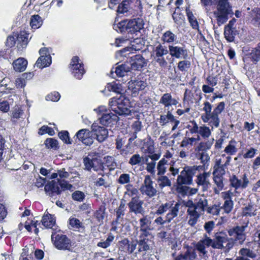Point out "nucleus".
I'll return each instance as SVG.
<instances>
[{
  "mask_svg": "<svg viewBox=\"0 0 260 260\" xmlns=\"http://www.w3.org/2000/svg\"><path fill=\"white\" fill-rule=\"evenodd\" d=\"M236 33V28H230L229 26L224 27V35L228 42H232L234 41Z\"/></svg>",
  "mask_w": 260,
  "mask_h": 260,
  "instance_id": "obj_40",
  "label": "nucleus"
},
{
  "mask_svg": "<svg viewBox=\"0 0 260 260\" xmlns=\"http://www.w3.org/2000/svg\"><path fill=\"white\" fill-rule=\"evenodd\" d=\"M208 206V201L203 196H198L194 201L189 200L185 206L187 207V215L188 218V223L194 226L198 222L200 216L204 214Z\"/></svg>",
  "mask_w": 260,
  "mask_h": 260,
  "instance_id": "obj_1",
  "label": "nucleus"
},
{
  "mask_svg": "<svg viewBox=\"0 0 260 260\" xmlns=\"http://www.w3.org/2000/svg\"><path fill=\"white\" fill-rule=\"evenodd\" d=\"M168 48L169 53L172 57L183 59H187L188 57V50L184 45L171 44L169 45Z\"/></svg>",
  "mask_w": 260,
  "mask_h": 260,
  "instance_id": "obj_9",
  "label": "nucleus"
},
{
  "mask_svg": "<svg viewBox=\"0 0 260 260\" xmlns=\"http://www.w3.org/2000/svg\"><path fill=\"white\" fill-rule=\"evenodd\" d=\"M199 159L201 160V162L205 166H208V163L210 160V157L208 154L206 152H200L199 153Z\"/></svg>",
  "mask_w": 260,
  "mask_h": 260,
  "instance_id": "obj_64",
  "label": "nucleus"
},
{
  "mask_svg": "<svg viewBox=\"0 0 260 260\" xmlns=\"http://www.w3.org/2000/svg\"><path fill=\"white\" fill-rule=\"evenodd\" d=\"M133 0H124L118 6L117 11L119 14L127 13L130 8V4Z\"/></svg>",
  "mask_w": 260,
  "mask_h": 260,
  "instance_id": "obj_41",
  "label": "nucleus"
},
{
  "mask_svg": "<svg viewBox=\"0 0 260 260\" xmlns=\"http://www.w3.org/2000/svg\"><path fill=\"white\" fill-rule=\"evenodd\" d=\"M157 175L158 177L156 179V181L159 188L162 189L165 187L171 186V181L167 176L164 175Z\"/></svg>",
  "mask_w": 260,
  "mask_h": 260,
  "instance_id": "obj_30",
  "label": "nucleus"
},
{
  "mask_svg": "<svg viewBox=\"0 0 260 260\" xmlns=\"http://www.w3.org/2000/svg\"><path fill=\"white\" fill-rule=\"evenodd\" d=\"M203 105V110L205 112V113L201 116L203 121L205 123H208L212 128L213 127H218L220 122L219 115L225 109L224 102H221L218 103L213 111H212V105L209 102H204Z\"/></svg>",
  "mask_w": 260,
  "mask_h": 260,
  "instance_id": "obj_2",
  "label": "nucleus"
},
{
  "mask_svg": "<svg viewBox=\"0 0 260 260\" xmlns=\"http://www.w3.org/2000/svg\"><path fill=\"white\" fill-rule=\"evenodd\" d=\"M233 206V201L232 200H228L227 201H224L222 206L220 207V209H223L225 213L228 214L232 211Z\"/></svg>",
  "mask_w": 260,
  "mask_h": 260,
  "instance_id": "obj_56",
  "label": "nucleus"
},
{
  "mask_svg": "<svg viewBox=\"0 0 260 260\" xmlns=\"http://www.w3.org/2000/svg\"><path fill=\"white\" fill-rule=\"evenodd\" d=\"M256 208L251 204H248L242 208V215L246 217H251L256 214Z\"/></svg>",
  "mask_w": 260,
  "mask_h": 260,
  "instance_id": "obj_35",
  "label": "nucleus"
},
{
  "mask_svg": "<svg viewBox=\"0 0 260 260\" xmlns=\"http://www.w3.org/2000/svg\"><path fill=\"white\" fill-rule=\"evenodd\" d=\"M140 231L142 232L140 238L148 237L150 235V232L154 230L150 217L147 215H143L139 220Z\"/></svg>",
  "mask_w": 260,
  "mask_h": 260,
  "instance_id": "obj_13",
  "label": "nucleus"
},
{
  "mask_svg": "<svg viewBox=\"0 0 260 260\" xmlns=\"http://www.w3.org/2000/svg\"><path fill=\"white\" fill-rule=\"evenodd\" d=\"M128 89L131 90L133 96H137L139 91L144 90L148 85L146 79L138 77L128 82Z\"/></svg>",
  "mask_w": 260,
  "mask_h": 260,
  "instance_id": "obj_14",
  "label": "nucleus"
},
{
  "mask_svg": "<svg viewBox=\"0 0 260 260\" xmlns=\"http://www.w3.org/2000/svg\"><path fill=\"white\" fill-rule=\"evenodd\" d=\"M142 194L151 198L157 194V190L153 186V182L149 175L145 176L143 183L140 188Z\"/></svg>",
  "mask_w": 260,
  "mask_h": 260,
  "instance_id": "obj_8",
  "label": "nucleus"
},
{
  "mask_svg": "<svg viewBox=\"0 0 260 260\" xmlns=\"http://www.w3.org/2000/svg\"><path fill=\"white\" fill-rule=\"evenodd\" d=\"M29 34L25 31L21 32L17 39L20 45L22 48H25L28 43Z\"/></svg>",
  "mask_w": 260,
  "mask_h": 260,
  "instance_id": "obj_42",
  "label": "nucleus"
},
{
  "mask_svg": "<svg viewBox=\"0 0 260 260\" xmlns=\"http://www.w3.org/2000/svg\"><path fill=\"white\" fill-rule=\"evenodd\" d=\"M146 165L147 171L150 174H154L155 172L156 162L154 161L148 162V158H147L146 159Z\"/></svg>",
  "mask_w": 260,
  "mask_h": 260,
  "instance_id": "obj_61",
  "label": "nucleus"
},
{
  "mask_svg": "<svg viewBox=\"0 0 260 260\" xmlns=\"http://www.w3.org/2000/svg\"><path fill=\"white\" fill-rule=\"evenodd\" d=\"M239 254L241 256H245L246 257L251 258L252 259L255 258L257 256L256 252L248 248H242L239 251Z\"/></svg>",
  "mask_w": 260,
  "mask_h": 260,
  "instance_id": "obj_44",
  "label": "nucleus"
},
{
  "mask_svg": "<svg viewBox=\"0 0 260 260\" xmlns=\"http://www.w3.org/2000/svg\"><path fill=\"white\" fill-rule=\"evenodd\" d=\"M249 55L253 62H257L260 60V52L255 47L252 50Z\"/></svg>",
  "mask_w": 260,
  "mask_h": 260,
  "instance_id": "obj_62",
  "label": "nucleus"
},
{
  "mask_svg": "<svg viewBox=\"0 0 260 260\" xmlns=\"http://www.w3.org/2000/svg\"><path fill=\"white\" fill-rule=\"evenodd\" d=\"M105 208L101 206L99 209L94 213V216L96 219L97 221L100 223H103V220L105 215Z\"/></svg>",
  "mask_w": 260,
  "mask_h": 260,
  "instance_id": "obj_53",
  "label": "nucleus"
},
{
  "mask_svg": "<svg viewBox=\"0 0 260 260\" xmlns=\"http://www.w3.org/2000/svg\"><path fill=\"white\" fill-rule=\"evenodd\" d=\"M229 180L231 186L235 188V192L239 189L246 188L249 182L246 174H244L240 179L233 175L230 177Z\"/></svg>",
  "mask_w": 260,
  "mask_h": 260,
  "instance_id": "obj_15",
  "label": "nucleus"
},
{
  "mask_svg": "<svg viewBox=\"0 0 260 260\" xmlns=\"http://www.w3.org/2000/svg\"><path fill=\"white\" fill-rule=\"evenodd\" d=\"M118 150L120 154L124 157H126L133 153L129 144H127L124 147H123Z\"/></svg>",
  "mask_w": 260,
  "mask_h": 260,
  "instance_id": "obj_63",
  "label": "nucleus"
},
{
  "mask_svg": "<svg viewBox=\"0 0 260 260\" xmlns=\"http://www.w3.org/2000/svg\"><path fill=\"white\" fill-rule=\"evenodd\" d=\"M213 242V248L223 250L225 253H229L235 245V240L232 237L221 233L215 234Z\"/></svg>",
  "mask_w": 260,
  "mask_h": 260,
  "instance_id": "obj_5",
  "label": "nucleus"
},
{
  "mask_svg": "<svg viewBox=\"0 0 260 260\" xmlns=\"http://www.w3.org/2000/svg\"><path fill=\"white\" fill-rule=\"evenodd\" d=\"M169 52V50L167 49V47L158 42L156 44L153 49V55L165 56L167 55Z\"/></svg>",
  "mask_w": 260,
  "mask_h": 260,
  "instance_id": "obj_33",
  "label": "nucleus"
},
{
  "mask_svg": "<svg viewBox=\"0 0 260 260\" xmlns=\"http://www.w3.org/2000/svg\"><path fill=\"white\" fill-rule=\"evenodd\" d=\"M144 201L140 199L139 197H133L131 201L128 203L129 212L135 214H143L145 209L143 207Z\"/></svg>",
  "mask_w": 260,
  "mask_h": 260,
  "instance_id": "obj_17",
  "label": "nucleus"
},
{
  "mask_svg": "<svg viewBox=\"0 0 260 260\" xmlns=\"http://www.w3.org/2000/svg\"><path fill=\"white\" fill-rule=\"evenodd\" d=\"M204 141L200 142L198 145L195 148V151L198 152H206L210 150L213 145L214 139L213 138L209 139H205Z\"/></svg>",
  "mask_w": 260,
  "mask_h": 260,
  "instance_id": "obj_29",
  "label": "nucleus"
},
{
  "mask_svg": "<svg viewBox=\"0 0 260 260\" xmlns=\"http://www.w3.org/2000/svg\"><path fill=\"white\" fill-rule=\"evenodd\" d=\"M77 138L86 145L89 146L93 142L92 133L88 129H81L76 134Z\"/></svg>",
  "mask_w": 260,
  "mask_h": 260,
  "instance_id": "obj_23",
  "label": "nucleus"
},
{
  "mask_svg": "<svg viewBox=\"0 0 260 260\" xmlns=\"http://www.w3.org/2000/svg\"><path fill=\"white\" fill-rule=\"evenodd\" d=\"M220 210L221 209L219 205H214L210 207H208V206L206 211L208 213L215 215H218Z\"/></svg>",
  "mask_w": 260,
  "mask_h": 260,
  "instance_id": "obj_59",
  "label": "nucleus"
},
{
  "mask_svg": "<svg viewBox=\"0 0 260 260\" xmlns=\"http://www.w3.org/2000/svg\"><path fill=\"white\" fill-rule=\"evenodd\" d=\"M173 123L171 131H174L178 127L180 121L175 118L172 112L168 110L166 114L161 115L159 118V123L161 126L166 125L168 123Z\"/></svg>",
  "mask_w": 260,
  "mask_h": 260,
  "instance_id": "obj_19",
  "label": "nucleus"
},
{
  "mask_svg": "<svg viewBox=\"0 0 260 260\" xmlns=\"http://www.w3.org/2000/svg\"><path fill=\"white\" fill-rule=\"evenodd\" d=\"M130 71V67L127 64H122L116 67L115 73L118 77L124 76L125 74Z\"/></svg>",
  "mask_w": 260,
  "mask_h": 260,
  "instance_id": "obj_39",
  "label": "nucleus"
},
{
  "mask_svg": "<svg viewBox=\"0 0 260 260\" xmlns=\"http://www.w3.org/2000/svg\"><path fill=\"white\" fill-rule=\"evenodd\" d=\"M231 159V156L222 154L221 158L216 159L214 167L228 166L229 165Z\"/></svg>",
  "mask_w": 260,
  "mask_h": 260,
  "instance_id": "obj_43",
  "label": "nucleus"
},
{
  "mask_svg": "<svg viewBox=\"0 0 260 260\" xmlns=\"http://www.w3.org/2000/svg\"><path fill=\"white\" fill-rule=\"evenodd\" d=\"M174 213V212L172 211L169 214H167L165 218L161 216H158L155 219L154 222L158 225L170 223L173 219Z\"/></svg>",
  "mask_w": 260,
  "mask_h": 260,
  "instance_id": "obj_34",
  "label": "nucleus"
},
{
  "mask_svg": "<svg viewBox=\"0 0 260 260\" xmlns=\"http://www.w3.org/2000/svg\"><path fill=\"white\" fill-rule=\"evenodd\" d=\"M174 22L177 24H181L184 20V15L180 12V8L176 7L175 10L172 15Z\"/></svg>",
  "mask_w": 260,
  "mask_h": 260,
  "instance_id": "obj_52",
  "label": "nucleus"
},
{
  "mask_svg": "<svg viewBox=\"0 0 260 260\" xmlns=\"http://www.w3.org/2000/svg\"><path fill=\"white\" fill-rule=\"evenodd\" d=\"M70 68L74 77L77 79H81L85 72L83 64L78 56L72 58Z\"/></svg>",
  "mask_w": 260,
  "mask_h": 260,
  "instance_id": "obj_11",
  "label": "nucleus"
},
{
  "mask_svg": "<svg viewBox=\"0 0 260 260\" xmlns=\"http://www.w3.org/2000/svg\"><path fill=\"white\" fill-rule=\"evenodd\" d=\"M177 39V36L170 30L164 32L161 38V40L164 43L168 44L174 43Z\"/></svg>",
  "mask_w": 260,
  "mask_h": 260,
  "instance_id": "obj_37",
  "label": "nucleus"
},
{
  "mask_svg": "<svg viewBox=\"0 0 260 260\" xmlns=\"http://www.w3.org/2000/svg\"><path fill=\"white\" fill-rule=\"evenodd\" d=\"M198 167L196 166H186L180 172V174L178 176L177 179V184L179 185H189L192 182V177L196 174Z\"/></svg>",
  "mask_w": 260,
  "mask_h": 260,
  "instance_id": "obj_7",
  "label": "nucleus"
},
{
  "mask_svg": "<svg viewBox=\"0 0 260 260\" xmlns=\"http://www.w3.org/2000/svg\"><path fill=\"white\" fill-rule=\"evenodd\" d=\"M211 135V131L208 126L205 125L200 126L199 134L198 136H200L204 139H209Z\"/></svg>",
  "mask_w": 260,
  "mask_h": 260,
  "instance_id": "obj_45",
  "label": "nucleus"
},
{
  "mask_svg": "<svg viewBox=\"0 0 260 260\" xmlns=\"http://www.w3.org/2000/svg\"><path fill=\"white\" fill-rule=\"evenodd\" d=\"M144 58L141 55H136L131 57V60L127 64L130 67V70H140L145 64Z\"/></svg>",
  "mask_w": 260,
  "mask_h": 260,
  "instance_id": "obj_24",
  "label": "nucleus"
},
{
  "mask_svg": "<svg viewBox=\"0 0 260 260\" xmlns=\"http://www.w3.org/2000/svg\"><path fill=\"white\" fill-rule=\"evenodd\" d=\"M109 105L111 110L119 115H128L131 113L128 108L129 101L124 95L120 94L110 99Z\"/></svg>",
  "mask_w": 260,
  "mask_h": 260,
  "instance_id": "obj_4",
  "label": "nucleus"
},
{
  "mask_svg": "<svg viewBox=\"0 0 260 260\" xmlns=\"http://www.w3.org/2000/svg\"><path fill=\"white\" fill-rule=\"evenodd\" d=\"M146 237L140 238L141 239L138 242L139 252L146 251L150 249V246L148 244V239Z\"/></svg>",
  "mask_w": 260,
  "mask_h": 260,
  "instance_id": "obj_49",
  "label": "nucleus"
},
{
  "mask_svg": "<svg viewBox=\"0 0 260 260\" xmlns=\"http://www.w3.org/2000/svg\"><path fill=\"white\" fill-rule=\"evenodd\" d=\"M45 145L48 148L56 149L58 148L57 141L53 138H47L45 141Z\"/></svg>",
  "mask_w": 260,
  "mask_h": 260,
  "instance_id": "obj_57",
  "label": "nucleus"
},
{
  "mask_svg": "<svg viewBox=\"0 0 260 260\" xmlns=\"http://www.w3.org/2000/svg\"><path fill=\"white\" fill-rule=\"evenodd\" d=\"M186 12L188 21L192 28L199 30L198 22L197 21L196 18L193 15L192 12L190 11L189 8H186Z\"/></svg>",
  "mask_w": 260,
  "mask_h": 260,
  "instance_id": "obj_38",
  "label": "nucleus"
},
{
  "mask_svg": "<svg viewBox=\"0 0 260 260\" xmlns=\"http://www.w3.org/2000/svg\"><path fill=\"white\" fill-rule=\"evenodd\" d=\"M143 161V156L139 154L136 153L133 154L129 158L128 164L131 166L140 165Z\"/></svg>",
  "mask_w": 260,
  "mask_h": 260,
  "instance_id": "obj_50",
  "label": "nucleus"
},
{
  "mask_svg": "<svg viewBox=\"0 0 260 260\" xmlns=\"http://www.w3.org/2000/svg\"><path fill=\"white\" fill-rule=\"evenodd\" d=\"M229 1L213 0V3L216 5L213 15L219 26L225 23L229 19V15L233 13Z\"/></svg>",
  "mask_w": 260,
  "mask_h": 260,
  "instance_id": "obj_3",
  "label": "nucleus"
},
{
  "mask_svg": "<svg viewBox=\"0 0 260 260\" xmlns=\"http://www.w3.org/2000/svg\"><path fill=\"white\" fill-rule=\"evenodd\" d=\"M126 191L124 192V197L126 198L128 196L129 198L138 197L137 194L139 193L138 190L134 187L131 184H127L125 186Z\"/></svg>",
  "mask_w": 260,
  "mask_h": 260,
  "instance_id": "obj_46",
  "label": "nucleus"
},
{
  "mask_svg": "<svg viewBox=\"0 0 260 260\" xmlns=\"http://www.w3.org/2000/svg\"><path fill=\"white\" fill-rule=\"evenodd\" d=\"M99 120L101 124L104 126H108L117 122L118 120V117L116 113H106L103 114Z\"/></svg>",
  "mask_w": 260,
  "mask_h": 260,
  "instance_id": "obj_28",
  "label": "nucleus"
},
{
  "mask_svg": "<svg viewBox=\"0 0 260 260\" xmlns=\"http://www.w3.org/2000/svg\"><path fill=\"white\" fill-rule=\"evenodd\" d=\"M51 239L54 246L58 249H69L71 246L70 239L66 235L61 233L59 230L52 232Z\"/></svg>",
  "mask_w": 260,
  "mask_h": 260,
  "instance_id": "obj_6",
  "label": "nucleus"
},
{
  "mask_svg": "<svg viewBox=\"0 0 260 260\" xmlns=\"http://www.w3.org/2000/svg\"><path fill=\"white\" fill-rule=\"evenodd\" d=\"M91 133L92 135L96 136V140L99 142H103L108 137V132L107 129L103 127L98 125L96 123H93L91 125Z\"/></svg>",
  "mask_w": 260,
  "mask_h": 260,
  "instance_id": "obj_21",
  "label": "nucleus"
},
{
  "mask_svg": "<svg viewBox=\"0 0 260 260\" xmlns=\"http://www.w3.org/2000/svg\"><path fill=\"white\" fill-rule=\"evenodd\" d=\"M57 180L58 185H59L63 190H73V185H71V184H69L67 181H65L64 179H57Z\"/></svg>",
  "mask_w": 260,
  "mask_h": 260,
  "instance_id": "obj_60",
  "label": "nucleus"
},
{
  "mask_svg": "<svg viewBox=\"0 0 260 260\" xmlns=\"http://www.w3.org/2000/svg\"><path fill=\"white\" fill-rule=\"evenodd\" d=\"M213 239H211L207 235H204V238L200 240L195 245L196 249L203 255L207 254L208 251L206 248L213 245Z\"/></svg>",
  "mask_w": 260,
  "mask_h": 260,
  "instance_id": "obj_22",
  "label": "nucleus"
},
{
  "mask_svg": "<svg viewBox=\"0 0 260 260\" xmlns=\"http://www.w3.org/2000/svg\"><path fill=\"white\" fill-rule=\"evenodd\" d=\"M186 127L188 129L189 133L191 135L199 134L200 128V126H199L194 120L190 121L189 124L187 125Z\"/></svg>",
  "mask_w": 260,
  "mask_h": 260,
  "instance_id": "obj_54",
  "label": "nucleus"
},
{
  "mask_svg": "<svg viewBox=\"0 0 260 260\" xmlns=\"http://www.w3.org/2000/svg\"><path fill=\"white\" fill-rule=\"evenodd\" d=\"M44 189L46 193L51 197L59 194L61 192L58 182L54 180L50 181L45 185Z\"/></svg>",
  "mask_w": 260,
  "mask_h": 260,
  "instance_id": "obj_27",
  "label": "nucleus"
},
{
  "mask_svg": "<svg viewBox=\"0 0 260 260\" xmlns=\"http://www.w3.org/2000/svg\"><path fill=\"white\" fill-rule=\"evenodd\" d=\"M190 67V62L186 59H183L178 63V68L181 71H185Z\"/></svg>",
  "mask_w": 260,
  "mask_h": 260,
  "instance_id": "obj_58",
  "label": "nucleus"
},
{
  "mask_svg": "<svg viewBox=\"0 0 260 260\" xmlns=\"http://www.w3.org/2000/svg\"><path fill=\"white\" fill-rule=\"evenodd\" d=\"M69 224L72 228L75 229L84 228L83 223L78 219L74 217H71L69 219Z\"/></svg>",
  "mask_w": 260,
  "mask_h": 260,
  "instance_id": "obj_55",
  "label": "nucleus"
},
{
  "mask_svg": "<svg viewBox=\"0 0 260 260\" xmlns=\"http://www.w3.org/2000/svg\"><path fill=\"white\" fill-rule=\"evenodd\" d=\"M237 142L235 140H231L229 144L224 149V152L229 155H234L237 151V148H236Z\"/></svg>",
  "mask_w": 260,
  "mask_h": 260,
  "instance_id": "obj_48",
  "label": "nucleus"
},
{
  "mask_svg": "<svg viewBox=\"0 0 260 260\" xmlns=\"http://www.w3.org/2000/svg\"><path fill=\"white\" fill-rule=\"evenodd\" d=\"M159 103L164 105L165 108L169 110L170 107L172 106H176L179 102L177 99L172 97L170 93H166L163 94L160 98Z\"/></svg>",
  "mask_w": 260,
  "mask_h": 260,
  "instance_id": "obj_25",
  "label": "nucleus"
},
{
  "mask_svg": "<svg viewBox=\"0 0 260 260\" xmlns=\"http://www.w3.org/2000/svg\"><path fill=\"white\" fill-rule=\"evenodd\" d=\"M169 165L168 160L161 158L158 162L156 169L157 170V175H165L167 172L168 167Z\"/></svg>",
  "mask_w": 260,
  "mask_h": 260,
  "instance_id": "obj_36",
  "label": "nucleus"
},
{
  "mask_svg": "<svg viewBox=\"0 0 260 260\" xmlns=\"http://www.w3.org/2000/svg\"><path fill=\"white\" fill-rule=\"evenodd\" d=\"M27 64V61L23 58H19L13 62V67L14 70L17 72L24 71Z\"/></svg>",
  "mask_w": 260,
  "mask_h": 260,
  "instance_id": "obj_32",
  "label": "nucleus"
},
{
  "mask_svg": "<svg viewBox=\"0 0 260 260\" xmlns=\"http://www.w3.org/2000/svg\"><path fill=\"white\" fill-rule=\"evenodd\" d=\"M43 20L41 17L38 15H35L31 16L30 25L32 28L37 29L42 24Z\"/></svg>",
  "mask_w": 260,
  "mask_h": 260,
  "instance_id": "obj_47",
  "label": "nucleus"
},
{
  "mask_svg": "<svg viewBox=\"0 0 260 260\" xmlns=\"http://www.w3.org/2000/svg\"><path fill=\"white\" fill-rule=\"evenodd\" d=\"M211 173L210 172H204L197 175L195 180L198 186H201L203 191H207L211 186L210 178Z\"/></svg>",
  "mask_w": 260,
  "mask_h": 260,
  "instance_id": "obj_16",
  "label": "nucleus"
},
{
  "mask_svg": "<svg viewBox=\"0 0 260 260\" xmlns=\"http://www.w3.org/2000/svg\"><path fill=\"white\" fill-rule=\"evenodd\" d=\"M144 21L142 18L129 20L126 25L125 29L128 33L134 34L139 32L143 28Z\"/></svg>",
  "mask_w": 260,
  "mask_h": 260,
  "instance_id": "obj_20",
  "label": "nucleus"
},
{
  "mask_svg": "<svg viewBox=\"0 0 260 260\" xmlns=\"http://www.w3.org/2000/svg\"><path fill=\"white\" fill-rule=\"evenodd\" d=\"M39 53L40 57L38 59L36 64L39 68L49 66L51 63V58L47 48H41Z\"/></svg>",
  "mask_w": 260,
  "mask_h": 260,
  "instance_id": "obj_18",
  "label": "nucleus"
},
{
  "mask_svg": "<svg viewBox=\"0 0 260 260\" xmlns=\"http://www.w3.org/2000/svg\"><path fill=\"white\" fill-rule=\"evenodd\" d=\"M114 236L112 233H109L105 241L100 242L97 244V246L103 248H107L111 245V243L114 239Z\"/></svg>",
  "mask_w": 260,
  "mask_h": 260,
  "instance_id": "obj_51",
  "label": "nucleus"
},
{
  "mask_svg": "<svg viewBox=\"0 0 260 260\" xmlns=\"http://www.w3.org/2000/svg\"><path fill=\"white\" fill-rule=\"evenodd\" d=\"M213 181L216 185L214 189V192L218 194L224 187L223 177L221 176L213 175Z\"/></svg>",
  "mask_w": 260,
  "mask_h": 260,
  "instance_id": "obj_31",
  "label": "nucleus"
},
{
  "mask_svg": "<svg viewBox=\"0 0 260 260\" xmlns=\"http://www.w3.org/2000/svg\"><path fill=\"white\" fill-rule=\"evenodd\" d=\"M42 223L46 228L51 229L53 232L58 231V228L55 225V219L54 216L48 213L43 216Z\"/></svg>",
  "mask_w": 260,
  "mask_h": 260,
  "instance_id": "obj_26",
  "label": "nucleus"
},
{
  "mask_svg": "<svg viewBox=\"0 0 260 260\" xmlns=\"http://www.w3.org/2000/svg\"><path fill=\"white\" fill-rule=\"evenodd\" d=\"M180 206L181 204L179 202L174 203V202L169 201L159 206L155 213L157 215H162L167 211H168L167 214L173 211L174 213V219L178 215Z\"/></svg>",
  "mask_w": 260,
  "mask_h": 260,
  "instance_id": "obj_10",
  "label": "nucleus"
},
{
  "mask_svg": "<svg viewBox=\"0 0 260 260\" xmlns=\"http://www.w3.org/2000/svg\"><path fill=\"white\" fill-rule=\"evenodd\" d=\"M247 226V224L245 225L236 226L228 230V233L230 237H233L235 238V243L238 241L240 244H242L246 239V236L245 231Z\"/></svg>",
  "mask_w": 260,
  "mask_h": 260,
  "instance_id": "obj_12",
  "label": "nucleus"
}]
</instances>
